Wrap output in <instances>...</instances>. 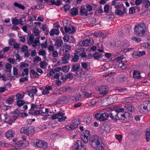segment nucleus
I'll return each mask as SVG.
<instances>
[{
    "label": "nucleus",
    "mask_w": 150,
    "mask_h": 150,
    "mask_svg": "<svg viewBox=\"0 0 150 150\" xmlns=\"http://www.w3.org/2000/svg\"><path fill=\"white\" fill-rule=\"evenodd\" d=\"M90 145L96 150H105V145L101 138L97 135H94L89 137Z\"/></svg>",
    "instance_id": "obj_1"
},
{
    "label": "nucleus",
    "mask_w": 150,
    "mask_h": 150,
    "mask_svg": "<svg viewBox=\"0 0 150 150\" xmlns=\"http://www.w3.org/2000/svg\"><path fill=\"white\" fill-rule=\"evenodd\" d=\"M79 119H74L72 120L69 125L66 126V128L69 130H73L76 129L80 124Z\"/></svg>",
    "instance_id": "obj_2"
},
{
    "label": "nucleus",
    "mask_w": 150,
    "mask_h": 150,
    "mask_svg": "<svg viewBox=\"0 0 150 150\" xmlns=\"http://www.w3.org/2000/svg\"><path fill=\"white\" fill-rule=\"evenodd\" d=\"M84 48L79 49L76 51L77 53L74 54L73 57L71 60V62H76L78 61L79 59V56L77 55L78 54L82 57H84Z\"/></svg>",
    "instance_id": "obj_3"
},
{
    "label": "nucleus",
    "mask_w": 150,
    "mask_h": 150,
    "mask_svg": "<svg viewBox=\"0 0 150 150\" xmlns=\"http://www.w3.org/2000/svg\"><path fill=\"white\" fill-rule=\"evenodd\" d=\"M109 117V114L107 112H104L101 114L98 113H96L95 115V117L100 121H103L106 120Z\"/></svg>",
    "instance_id": "obj_4"
},
{
    "label": "nucleus",
    "mask_w": 150,
    "mask_h": 150,
    "mask_svg": "<svg viewBox=\"0 0 150 150\" xmlns=\"http://www.w3.org/2000/svg\"><path fill=\"white\" fill-rule=\"evenodd\" d=\"M84 146L82 144L81 141L77 140L72 146L71 150H84Z\"/></svg>",
    "instance_id": "obj_5"
},
{
    "label": "nucleus",
    "mask_w": 150,
    "mask_h": 150,
    "mask_svg": "<svg viewBox=\"0 0 150 150\" xmlns=\"http://www.w3.org/2000/svg\"><path fill=\"white\" fill-rule=\"evenodd\" d=\"M35 143L36 146L39 148L45 149L47 147V143L44 141L36 139Z\"/></svg>",
    "instance_id": "obj_6"
},
{
    "label": "nucleus",
    "mask_w": 150,
    "mask_h": 150,
    "mask_svg": "<svg viewBox=\"0 0 150 150\" xmlns=\"http://www.w3.org/2000/svg\"><path fill=\"white\" fill-rule=\"evenodd\" d=\"M143 28H146V25L144 23L135 25L134 30L136 35H137V34H138L142 30H143Z\"/></svg>",
    "instance_id": "obj_7"
},
{
    "label": "nucleus",
    "mask_w": 150,
    "mask_h": 150,
    "mask_svg": "<svg viewBox=\"0 0 150 150\" xmlns=\"http://www.w3.org/2000/svg\"><path fill=\"white\" fill-rule=\"evenodd\" d=\"M22 140L18 141L17 143L19 145L20 148H24L25 147L27 146L28 145V142L26 140L25 138L22 137Z\"/></svg>",
    "instance_id": "obj_8"
},
{
    "label": "nucleus",
    "mask_w": 150,
    "mask_h": 150,
    "mask_svg": "<svg viewBox=\"0 0 150 150\" xmlns=\"http://www.w3.org/2000/svg\"><path fill=\"white\" fill-rule=\"evenodd\" d=\"M107 87V86L105 85H103L98 87V91L99 92L100 95L104 96L107 94L108 91L106 88Z\"/></svg>",
    "instance_id": "obj_9"
},
{
    "label": "nucleus",
    "mask_w": 150,
    "mask_h": 150,
    "mask_svg": "<svg viewBox=\"0 0 150 150\" xmlns=\"http://www.w3.org/2000/svg\"><path fill=\"white\" fill-rule=\"evenodd\" d=\"M117 112H116L114 109L112 110L111 112H110L109 114V117L111 118V119L115 122H117V120L116 118L117 117Z\"/></svg>",
    "instance_id": "obj_10"
},
{
    "label": "nucleus",
    "mask_w": 150,
    "mask_h": 150,
    "mask_svg": "<svg viewBox=\"0 0 150 150\" xmlns=\"http://www.w3.org/2000/svg\"><path fill=\"white\" fill-rule=\"evenodd\" d=\"M10 149L9 150H21L20 147L17 143H13L12 144H10L9 146Z\"/></svg>",
    "instance_id": "obj_11"
},
{
    "label": "nucleus",
    "mask_w": 150,
    "mask_h": 150,
    "mask_svg": "<svg viewBox=\"0 0 150 150\" xmlns=\"http://www.w3.org/2000/svg\"><path fill=\"white\" fill-rule=\"evenodd\" d=\"M64 31L66 33H69L71 34L74 33L76 31L75 28L73 26L71 27V28L65 27L64 28Z\"/></svg>",
    "instance_id": "obj_12"
},
{
    "label": "nucleus",
    "mask_w": 150,
    "mask_h": 150,
    "mask_svg": "<svg viewBox=\"0 0 150 150\" xmlns=\"http://www.w3.org/2000/svg\"><path fill=\"white\" fill-rule=\"evenodd\" d=\"M138 109L139 110V111L142 113L146 114L149 112V110L146 109V107L143 104L140 106H139Z\"/></svg>",
    "instance_id": "obj_13"
},
{
    "label": "nucleus",
    "mask_w": 150,
    "mask_h": 150,
    "mask_svg": "<svg viewBox=\"0 0 150 150\" xmlns=\"http://www.w3.org/2000/svg\"><path fill=\"white\" fill-rule=\"evenodd\" d=\"M94 43L93 39L88 38L85 39V46H89L92 45Z\"/></svg>",
    "instance_id": "obj_14"
},
{
    "label": "nucleus",
    "mask_w": 150,
    "mask_h": 150,
    "mask_svg": "<svg viewBox=\"0 0 150 150\" xmlns=\"http://www.w3.org/2000/svg\"><path fill=\"white\" fill-rule=\"evenodd\" d=\"M125 108L128 111H130L131 112H134L135 110V108L134 106L131 104H126L125 105Z\"/></svg>",
    "instance_id": "obj_15"
},
{
    "label": "nucleus",
    "mask_w": 150,
    "mask_h": 150,
    "mask_svg": "<svg viewBox=\"0 0 150 150\" xmlns=\"http://www.w3.org/2000/svg\"><path fill=\"white\" fill-rule=\"evenodd\" d=\"M140 72L139 71L134 70L133 71V76L134 78L137 79H139L141 78Z\"/></svg>",
    "instance_id": "obj_16"
},
{
    "label": "nucleus",
    "mask_w": 150,
    "mask_h": 150,
    "mask_svg": "<svg viewBox=\"0 0 150 150\" xmlns=\"http://www.w3.org/2000/svg\"><path fill=\"white\" fill-rule=\"evenodd\" d=\"M70 11H71L70 14L72 16H75L78 13V9L76 8H71Z\"/></svg>",
    "instance_id": "obj_17"
},
{
    "label": "nucleus",
    "mask_w": 150,
    "mask_h": 150,
    "mask_svg": "<svg viewBox=\"0 0 150 150\" xmlns=\"http://www.w3.org/2000/svg\"><path fill=\"white\" fill-rule=\"evenodd\" d=\"M6 137L7 138L10 137L13 138L14 137V133H13L12 130H8L5 134Z\"/></svg>",
    "instance_id": "obj_18"
},
{
    "label": "nucleus",
    "mask_w": 150,
    "mask_h": 150,
    "mask_svg": "<svg viewBox=\"0 0 150 150\" xmlns=\"http://www.w3.org/2000/svg\"><path fill=\"white\" fill-rule=\"evenodd\" d=\"M15 7L21 9L22 10L25 9V7L22 4L17 2H15L13 4Z\"/></svg>",
    "instance_id": "obj_19"
},
{
    "label": "nucleus",
    "mask_w": 150,
    "mask_h": 150,
    "mask_svg": "<svg viewBox=\"0 0 150 150\" xmlns=\"http://www.w3.org/2000/svg\"><path fill=\"white\" fill-rule=\"evenodd\" d=\"M59 29H53L51 30L50 33V36H54V34L56 35H58L59 34Z\"/></svg>",
    "instance_id": "obj_20"
},
{
    "label": "nucleus",
    "mask_w": 150,
    "mask_h": 150,
    "mask_svg": "<svg viewBox=\"0 0 150 150\" xmlns=\"http://www.w3.org/2000/svg\"><path fill=\"white\" fill-rule=\"evenodd\" d=\"M145 136L146 141L147 142H148L150 138V128L146 129Z\"/></svg>",
    "instance_id": "obj_21"
},
{
    "label": "nucleus",
    "mask_w": 150,
    "mask_h": 150,
    "mask_svg": "<svg viewBox=\"0 0 150 150\" xmlns=\"http://www.w3.org/2000/svg\"><path fill=\"white\" fill-rule=\"evenodd\" d=\"M67 99L66 97L65 96L61 97L59 98L58 100L60 104L62 103V102H63V104H67V102H66Z\"/></svg>",
    "instance_id": "obj_22"
},
{
    "label": "nucleus",
    "mask_w": 150,
    "mask_h": 150,
    "mask_svg": "<svg viewBox=\"0 0 150 150\" xmlns=\"http://www.w3.org/2000/svg\"><path fill=\"white\" fill-rule=\"evenodd\" d=\"M90 132L88 130H85V138H86V139H85V144H86L88 143V137L90 135Z\"/></svg>",
    "instance_id": "obj_23"
},
{
    "label": "nucleus",
    "mask_w": 150,
    "mask_h": 150,
    "mask_svg": "<svg viewBox=\"0 0 150 150\" xmlns=\"http://www.w3.org/2000/svg\"><path fill=\"white\" fill-rule=\"evenodd\" d=\"M91 117L89 115L86 116V117H85V122L87 125H89L91 122Z\"/></svg>",
    "instance_id": "obj_24"
},
{
    "label": "nucleus",
    "mask_w": 150,
    "mask_h": 150,
    "mask_svg": "<svg viewBox=\"0 0 150 150\" xmlns=\"http://www.w3.org/2000/svg\"><path fill=\"white\" fill-rule=\"evenodd\" d=\"M106 101L108 102L107 104L108 105L113 104L114 102V100L112 99V98L110 97L109 96L108 97L106 98Z\"/></svg>",
    "instance_id": "obj_25"
},
{
    "label": "nucleus",
    "mask_w": 150,
    "mask_h": 150,
    "mask_svg": "<svg viewBox=\"0 0 150 150\" xmlns=\"http://www.w3.org/2000/svg\"><path fill=\"white\" fill-rule=\"evenodd\" d=\"M20 132L21 133L25 134L28 135V127H22L20 130Z\"/></svg>",
    "instance_id": "obj_26"
},
{
    "label": "nucleus",
    "mask_w": 150,
    "mask_h": 150,
    "mask_svg": "<svg viewBox=\"0 0 150 150\" xmlns=\"http://www.w3.org/2000/svg\"><path fill=\"white\" fill-rule=\"evenodd\" d=\"M63 47V51L64 52V50L65 49V52H68L71 49V47L69 45H67V43H65Z\"/></svg>",
    "instance_id": "obj_27"
},
{
    "label": "nucleus",
    "mask_w": 150,
    "mask_h": 150,
    "mask_svg": "<svg viewBox=\"0 0 150 150\" xmlns=\"http://www.w3.org/2000/svg\"><path fill=\"white\" fill-rule=\"evenodd\" d=\"M146 28H143V30H142L139 32L138 33V34H137V35L139 37H143L146 35L145 33V30Z\"/></svg>",
    "instance_id": "obj_28"
},
{
    "label": "nucleus",
    "mask_w": 150,
    "mask_h": 150,
    "mask_svg": "<svg viewBox=\"0 0 150 150\" xmlns=\"http://www.w3.org/2000/svg\"><path fill=\"white\" fill-rule=\"evenodd\" d=\"M132 134L135 137L137 138L140 135L139 132L137 130H134L132 132Z\"/></svg>",
    "instance_id": "obj_29"
},
{
    "label": "nucleus",
    "mask_w": 150,
    "mask_h": 150,
    "mask_svg": "<svg viewBox=\"0 0 150 150\" xmlns=\"http://www.w3.org/2000/svg\"><path fill=\"white\" fill-rule=\"evenodd\" d=\"M71 87L69 86H65L62 87L58 89V90L62 92H65L67 90L70 89Z\"/></svg>",
    "instance_id": "obj_30"
},
{
    "label": "nucleus",
    "mask_w": 150,
    "mask_h": 150,
    "mask_svg": "<svg viewBox=\"0 0 150 150\" xmlns=\"http://www.w3.org/2000/svg\"><path fill=\"white\" fill-rule=\"evenodd\" d=\"M80 65L78 64H74L72 67V69L74 71H76L80 68Z\"/></svg>",
    "instance_id": "obj_31"
},
{
    "label": "nucleus",
    "mask_w": 150,
    "mask_h": 150,
    "mask_svg": "<svg viewBox=\"0 0 150 150\" xmlns=\"http://www.w3.org/2000/svg\"><path fill=\"white\" fill-rule=\"evenodd\" d=\"M119 77L120 78V81L122 83H123L124 82H125L127 79L126 77L124 75H120L119 76Z\"/></svg>",
    "instance_id": "obj_32"
},
{
    "label": "nucleus",
    "mask_w": 150,
    "mask_h": 150,
    "mask_svg": "<svg viewBox=\"0 0 150 150\" xmlns=\"http://www.w3.org/2000/svg\"><path fill=\"white\" fill-rule=\"evenodd\" d=\"M12 67L11 64L9 63H7L6 64V71L7 72H11V68Z\"/></svg>",
    "instance_id": "obj_33"
},
{
    "label": "nucleus",
    "mask_w": 150,
    "mask_h": 150,
    "mask_svg": "<svg viewBox=\"0 0 150 150\" xmlns=\"http://www.w3.org/2000/svg\"><path fill=\"white\" fill-rule=\"evenodd\" d=\"M16 102L17 105L19 107H20L23 105L25 103V102L23 100H18Z\"/></svg>",
    "instance_id": "obj_34"
},
{
    "label": "nucleus",
    "mask_w": 150,
    "mask_h": 150,
    "mask_svg": "<svg viewBox=\"0 0 150 150\" xmlns=\"http://www.w3.org/2000/svg\"><path fill=\"white\" fill-rule=\"evenodd\" d=\"M70 67L67 65L63 66L62 67V69L63 71L65 72H67L69 70Z\"/></svg>",
    "instance_id": "obj_35"
},
{
    "label": "nucleus",
    "mask_w": 150,
    "mask_h": 150,
    "mask_svg": "<svg viewBox=\"0 0 150 150\" xmlns=\"http://www.w3.org/2000/svg\"><path fill=\"white\" fill-rule=\"evenodd\" d=\"M70 57V54L69 53H67L64 55V59L63 60H65L66 62H64V63H66L67 62V60H68Z\"/></svg>",
    "instance_id": "obj_36"
},
{
    "label": "nucleus",
    "mask_w": 150,
    "mask_h": 150,
    "mask_svg": "<svg viewBox=\"0 0 150 150\" xmlns=\"http://www.w3.org/2000/svg\"><path fill=\"white\" fill-rule=\"evenodd\" d=\"M93 58L95 59H98L100 58L99 53L98 52H96L93 54Z\"/></svg>",
    "instance_id": "obj_37"
},
{
    "label": "nucleus",
    "mask_w": 150,
    "mask_h": 150,
    "mask_svg": "<svg viewBox=\"0 0 150 150\" xmlns=\"http://www.w3.org/2000/svg\"><path fill=\"white\" fill-rule=\"evenodd\" d=\"M28 135L29 134H32L34 133L35 130L32 127H28Z\"/></svg>",
    "instance_id": "obj_38"
},
{
    "label": "nucleus",
    "mask_w": 150,
    "mask_h": 150,
    "mask_svg": "<svg viewBox=\"0 0 150 150\" xmlns=\"http://www.w3.org/2000/svg\"><path fill=\"white\" fill-rule=\"evenodd\" d=\"M140 53L139 51H138L134 52L133 53V57L135 58L139 57H140L139 54H140Z\"/></svg>",
    "instance_id": "obj_39"
},
{
    "label": "nucleus",
    "mask_w": 150,
    "mask_h": 150,
    "mask_svg": "<svg viewBox=\"0 0 150 150\" xmlns=\"http://www.w3.org/2000/svg\"><path fill=\"white\" fill-rule=\"evenodd\" d=\"M143 104L145 106V107H146V109L148 110L149 109L150 107V103L149 101L147 100L144 101L143 103Z\"/></svg>",
    "instance_id": "obj_40"
},
{
    "label": "nucleus",
    "mask_w": 150,
    "mask_h": 150,
    "mask_svg": "<svg viewBox=\"0 0 150 150\" xmlns=\"http://www.w3.org/2000/svg\"><path fill=\"white\" fill-rule=\"evenodd\" d=\"M63 43V41L62 39H59L57 40L55 42V45L59 47L61 46Z\"/></svg>",
    "instance_id": "obj_41"
},
{
    "label": "nucleus",
    "mask_w": 150,
    "mask_h": 150,
    "mask_svg": "<svg viewBox=\"0 0 150 150\" xmlns=\"http://www.w3.org/2000/svg\"><path fill=\"white\" fill-rule=\"evenodd\" d=\"M13 99L11 97H9L6 100V103L9 104H11L13 102Z\"/></svg>",
    "instance_id": "obj_42"
},
{
    "label": "nucleus",
    "mask_w": 150,
    "mask_h": 150,
    "mask_svg": "<svg viewBox=\"0 0 150 150\" xmlns=\"http://www.w3.org/2000/svg\"><path fill=\"white\" fill-rule=\"evenodd\" d=\"M115 14L119 16H122L123 15L122 11L120 9L115 10Z\"/></svg>",
    "instance_id": "obj_43"
},
{
    "label": "nucleus",
    "mask_w": 150,
    "mask_h": 150,
    "mask_svg": "<svg viewBox=\"0 0 150 150\" xmlns=\"http://www.w3.org/2000/svg\"><path fill=\"white\" fill-rule=\"evenodd\" d=\"M40 37V36L36 38V39L34 41H33V43L36 44V45L39 46L40 44L39 40Z\"/></svg>",
    "instance_id": "obj_44"
},
{
    "label": "nucleus",
    "mask_w": 150,
    "mask_h": 150,
    "mask_svg": "<svg viewBox=\"0 0 150 150\" xmlns=\"http://www.w3.org/2000/svg\"><path fill=\"white\" fill-rule=\"evenodd\" d=\"M103 131L104 132H105V133H108L109 132L110 130V127L108 125H107L104 127Z\"/></svg>",
    "instance_id": "obj_45"
},
{
    "label": "nucleus",
    "mask_w": 150,
    "mask_h": 150,
    "mask_svg": "<svg viewBox=\"0 0 150 150\" xmlns=\"http://www.w3.org/2000/svg\"><path fill=\"white\" fill-rule=\"evenodd\" d=\"M122 112H117V117L116 118L117 120V121L118 120H124V118H122V117H120L121 116V115L122 114Z\"/></svg>",
    "instance_id": "obj_46"
},
{
    "label": "nucleus",
    "mask_w": 150,
    "mask_h": 150,
    "mask_svg": "<svg viewBox=\"0 0 150 150\" xmlns=\"http://www.w3.org/2000/svg\"><path fill=\"white\" fill-rule=\"evenodd\" d=\"M132 39L137 43L140 42L141 41V39L140 38L135 36L133 37Z\"/></svg>",
    "instance_id": "obj_47"
},
{
    "label": "nucleus",
    "mask_w": 150,
    "mask_h": 150,
    "mask_svg": "<svg viewBox=\"0 0 150 150\" xmlns=\"http://www.w3.org/2000/svg\"><path fill=\"white\" fill-rule=\"evenodd\" d=\"M47 63L44 61H42L40 63V67L41 68H43L47 64Z\"/></svg>",
    "instance_id": "obj_48"
},
{
    "label": "nucleus",
    "mask_w": 150,
    "mask_h": 150,
    "mask_svg": "<svg viewBox=\"0 0 150 150\" xmlns=\"http://www.w3.org/2000/svg\"><path fill=\"white\" fill-rule=\"evenodd\" d=\"M109 6L108 5H105L104 7V12L108 13L109 12Z\"/></svg>",
    "instance_id": "obj_49"
},
{
    "label": "nucleus",
    "mask_w": 150,
    "mask_h": 150,
    "mask_svg": "<svg viewBox=\"0 0 150 150\" xmlns=\"http://www.w3.org/2000/svg\"><path fill=\"white\" fill-rule=\"evenodd\" d=\"M79 13L80 15H83L84 14V7L83 6H81L80 8Z\"/></svg>",
    "instance_id": "obj_50"
},
{
    "label": "nucleus",
    "mask_w": 150,
    "mask_h": 150,
    "mask_svg": "<svg viewBox=\"0 0 150 150\" xmlns=\"http://www.w3.org/2000/svg\"><path fill=\"white\" fill-rule=\"evenodd\" d=\"M92 93L85 92V99L90 98L91 97Z\"/></svg>",
    "instance_id": "obj_51"
},
{
    "label": "nucleus",
    "mask_w": 150,
    "mask_h": 150,
    "mask_svg": "<svg viewBox=\"0 0 150 150\" xmlns=\"http://www.w3.org/2000/svg\"><path fill=\"white\" fill-rule=\"evenodd\" d=\"M117 90L121 93H124L125 91H127V89L126 88H117Z\"/></svg>",
    "instance_id": "obj_52"
},
{
    "label": "nucleus",
    "mask_w": 150,
    "mask_h": 150,
    "mask_svg": "<svg viewBox=\"0 0 150 150\" xmlns=\"http://www.w3.org/2000/svg\"><path fill=\"white\" fill-rule=\"evenodd\" d=\"M28 80V78L27 77L21 78L19 80L20 82H23L25 81H27Z\"/></svg>",
    "instance_id": "obj_53"
},
{
    "label": "nucleus",
    "mask_w": 150,
    "mask_h": 150,
    "mask_svg": "<svg viewBox=\"0 0 150 150\" xmlns=\"http://www.w3.org/2000/svg\"><path fill=\"white\" fill-rule=\"evenodd\" d=\"M33 31H34V35L35 36H38L40 34V32L39 29H34Z\"/></svg>",
    "instance_id": "obj_54"
},
{
    "label": "nucleus",
    "mask_w": 150,
    "mask_h": 150,
    "mask_svg": "<svg viewBox=\"0 0 150 150\" xmlns=\"http://www.w3.org/2000/svg\"><path fill=\"white\" fill-rule=\"evenodd\" d=\"M38 54L39 55H42L44 56L46 54V52L44 50H42V51H39L38 52Z\"/></svg>",
    "instance_id": "obj_55"
},
{
    "label": "nucleus",
    "mask_w": 150,
    "mask_h": 150,
    "mask_svg": "<svg viewBox=\"0 0 150 150\" xmlns=\"http://www.w3.org/2000/svg\"><path fill=\"white\" fill-rule=\"evenodd\" d=\"M64 8L65 11L67 12L70 9V6L68 4H66L64 6Z\"/></svg>",
    "instance_id": "obj_56"
},
{
    "label": "nucleus",
    "mask_w": 150,
    "mask_h": 150,
    "mask_svg": "<svg viewBox=\"0 0 150 150\" xmlns=\"http://www.w3.org/2000/svg\"><path fill=\"white\" fill-rule=\"evenodd\" d=\"M34 62H38L39 61H41L42 59L39 56H37L34 58Z\"/></svg>",
    "instance_id": "obj_57"
},
{
    "label": "nucleus",
    "mask_w": 150,
    "mask_h": 150,
    "mask_svg": "<svg viewBox=\"0 0 150 150\" xmlns=\"http://www.w3.org/2000/svg\"><path fill=\"white\" fill-rule=\"evenodd\" d=\"M129 14H133L135 12V9L134 7H132L130 8H129Z\"/></svg>",
    "instance_id": "obj_58"
},
{
    "label": "nucleus",
    "mask_w": 150,
    "mask_h": 150,
    "mask_svg": "<svg viewBox=\"0 0 150 150\" xmlns=\"http://www.w3.org/2000/svg\"><path fill=\"white\" fill-rule=\"evenodd\" d=\"M115 137L118 140L119 142L121 141L122 139V136L121 135H115Z\"/></svg>",
    "instance_id": "obj_59"
},
{
    "label": "nucleus",
    "mask_w": 150,
    "mask_h": 150,
    "mask_svg": "<svg viewBox=\"0 0 150 150\" xmlns=\"http://www.w3.org/2000/svg\"><path fill=\"white\" fill-rule=\"evenodd\" d=\"M21 64L20 65V67L21 68H23L26 67H28L29 66L28 63H25L24 62L21 63Z\"/></svg>",
    "instance_id": "obj_60"
},
{
    "label": "nucleus",
    "mask_w": 150,
    "mask_h": 150,
    "mask_svg": "<svg viewBox=\"0 0 150 150\" xmlns=\"http://www.w3.org/2000/svg\"><path fill=\"white\" fill-rule=\"evenodd\" d=\"M144 4H145V7L146 8H148L150 6V2L148 0L145 1Z\"/></svg>",
    "instance_id": "obj_61"
},
{
    "label": "nucleus",
    "mask_w": 150,
    "mask_h": 150,
    "mask_svg": "<svg viewBox=\"0 0 150 150\" xmlns=\"http://www.w3.org/2000/svg\"><path fill=\"white\" fill-rule=\"evenodd\" d=\"M28 50V47L27 46L25 45H23L21 48V51L23 52H25V51H27Z\"/></svg>",
    "instance_id": "obj_62"
},
{
    "label": "nucleus",
    "mask_w": 150,
    "mask_h": 150,
    "mask_svg": "<svg viewBox=\"0 0 150 150\" xmlns=\"http://www.w3.org/2000/svg\"><path fill=\"white\" fill-rule=\"evenodd\" d=\"M69 36L66 35L64 37L63 39L64 42H67L69 41Z\"/></svg>",
    "instance_id": "obj_63"
},
{
    "label": "nucleus",
    "mask_w": 150,
    "mask_h": 150,
    "mask_svg": "<svg viewBox=\"0 0 150 150\" xmlns=\"http://www.w3.org/2000/svg\"><path fill=\"white\" fill-rule=\"evenodd\" d=\"M86 9L88 11H91L92 10V7L90 5H86Z\"/></svg>",
    "instance_id": "obj_64"
}]
</instances>
